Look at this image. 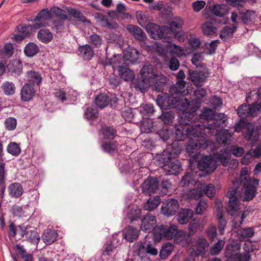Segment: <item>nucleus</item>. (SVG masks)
I'll use <instances>...</instances> for the list:
<instances>
[{
    "label": "nucleus",
    "instance_id": "1",
    "mask_svg": "<svg viewBox=\"0 0 261 261\" xmlns=\"http://www.w3.org/2000/svg\"><path fill=\"white\" fill-rule=\"evenodd\" d=\"M227 116L223 113L215 114L213 111L209 108H204L199 115V119L208 121L212 120V122L205 124L207 125L206 129L210 135L216 134L218 129H221L225 126Z\"/></svg>",
    "mask_w": 261,
    "mask_h": 261
},
{
    "label": "nucleus",
    "instance_id": "2",
    "mask_svg": "<svg viewBox=\"0 0 261 261\" xmlns=\"http://www.w3.org/2000/svg\"><path fill=\"white\" fill-rule=\"evenodd\" d=\"M195 164L197 168L200 171H205L207 173L210 174L216 168L217 166L215 162L210 155L204 156L200 160H197L194 158L189 160V167L190 170L195 173H197V169L195 168Z\"/></svg>",
    "mask_w": 261,
    "mask_h": 261
},
{
    "label": "nucleus",
    "instance_id": "3",
    "mask_svg": "<svg viewBox=\"0 0 261 261\" xmlns=\"http://www.w3.org/2000/svg\"><path fill=\"white\" fill-rule=\"evenodd\" d=\"M178 233L177 226L173 224L170 226L161 225L155 227L153 231V240L155 242H159L162 239L167 240H171L174 238ZM181 233L180 236L182 238L187 237V234L182 232H178Z\"/></svg>",
    "mask_w": 261,
    "mask_h": 261
},
{
    "label": "nucleus",
    "instance_id": "4",
    "mask_svg": "<svg viewBox=\"0 0 261 261\" xmlns=\"http://www.w3.org/2000/svg\"><path fill=\"white\" fill-rule=\"evenodd\" d=\"M194 117V115L192 113H184L178 117L179 123L175 126V138L177 141H182L188 138L187 125L189 122L192 121Z\"/></svg>",
    "mask_w": 261,
    "mask_h": 261
},
{
    "label": "nucleus",
    "instance_id": "5",
    "mask_svg": "<svg viewBox=\"0 0 261 261\" xmlns=\"http://www.w3.org/2000/svg\"><path fill=\"white\" fill-rule=\"evenodd\" d=\"M142 79L137 80L135 87L141 92H144L152 85L153 66L151 65H144L140 71Z\"/></svg>",
    "mask_w": 261,
    "mask_h": 261
},
{
    "label": "nucleus",
    "instance_id": "6",
    "mask_svg": "<svg viewBox=\"0 0 261 261\" xmlns=\"http://www.w3.org/2000/svg\"><path fill=\"white\" fill-rule=\"evenodd\" d=\"M195 117L192 122H189V124L187 125V132L188 133V138L189 140H193L199 141L201 138L208 139L206 134V125L203 122H193L194 121Z\"/></svg>",
    "mask_w": 261,
    "mask_h": 261
},
{
    "label": "nucleus",
    "instance_id": "7",
    "mask_svg": "<svg viewBox=\"0 0 261 261\" xmlns=\"http://www.w3.org/2000/svg\"><path fill=\"white\" fill-rule=\"evenodd\" d=\"M175 95L174 109H178L182 111V114L184 113H192L194 115V113L191 109V103H190L187 98H184L183 96V93L184 90L177 89L174 91Z\"/></svg>",
    "mask_w": 261,
    "mask_h": 261
},
{
    "label": "nucleus",
    "instance_id": "8",
    "mask_svg": "<svg viewBox=\"0 0 261 261\" xmlns=\"http://www.w3.org/2000/svg\"><path fill=\"white\" fill-rule=\"evenodd\" d=\"M261 110V105L257 102H254L252 105L244 103L239 106L237 112L239 116L242 119L248 117H254L258 115Z\"/></svg>",
    "mask_w": 261,
    "mask_h": 261
},
{
    "label": "nucleus",
    "instance_id": "9",
    "mask_svg": "<svg viewBox=\"0 0 261 261\" xmlns=\"http://www.w3.org/2000/svg\"><path fill=\"white\" fill-rule=\"evenodd\" d=\"M141 187L142 193L148 196L157 193L160 190L159 181L156 177H148Z\"/></svg>",
    "mask_w": 261,
    "mask_h": 261
},
{
    "label": "nucleus",
    "instance_id": "10",
    "mask_svg": "<svg viewBox=\"0 0 261 261\" xmlns=\"http://www.w3.org/2000/svg\"><path fill=\"white\" fill-rule=\"evenodd\" d=\"M179 208L177 200L174 199H168L162 202L161 213L167 217L174 215Z\"/></svg>",
    "mask_w": 261,
    "mask_h": 261
},
{
    "label": "nucleus",
    "instance_id": "11",
    "mask_svg": "<svg viewBox=\"0 0 261 261\" xmlns=\"http://www.w3.org/2000/svg\"><path fill=\"white\" fill-rule=\"evenodd\" d=\"M138 248V255L141 258H143L147 254L155 256L158 254V250L152 246V244L148 241H145L137 244Z\"/></svg>",
    "mask_w": 261,
    "mask_h": 261
},
{
    "label": "nucleus",
    "instance_id": "12",
    "mask_svg": "<svg viewBox=\"0 0 261 261\" xmlns=\"http://www.w3.org/2000/svg\"><path fill=\"white\" fill-rule=\"evenodd\" d=\"M209 143V140L204 138H201L199 141L189 140L186 147V150L190 154H196L199 153L200 148H207Z\"/></svg>",
    "mask_w": 261,
    "mask_h": 261
},
{
    "label": "nucleus",
    "instance_id": "13",
    "mask_svg": "<svg viewBox=\"0 0 261 261\" xmlns=\"http://www.w3.org/2000/svg\"><path fill=\"white\" fill-rule=\"evenodd\" d=\"M175 95L171 94L170 95L164 94L163 96L159 95L157 97L156 102L158 105L162 109L168 110L174 108Z\"/></svg>",
    "mask_w": 261,
    "mask_h": 261
},
{
    "label": "nucleus",
    "instance_id": "14",
    "mask_svg": "<svg viewBox=\"0 0 261 261\" xmlns=\"http://www.w3.org/2000/svg\"><path fill=\"white\" fill-rule=\"evenodd\" d=\"M35 94L34 85L32 83L25 84L20 90V99L23 102H29L33 99Z\"/></svg>",
    "mask_w": 261,
    "mask_h": 261
},
{
    "label": "nucleus",
    "instance_id": "15",
    "mask_svg": "<svg viewBox=\"0 0 261 261\" xmlns=\"http://www.w3.org/2000/svg\"><path fill=\"white\" fill-rule=\"evenodd\" d=\"M156 222L155 216L149 214L146 215L142 220L141 229L143 231L147 233L152 231L153 232L155 227L158 226L156 225Z\"/></svg>",
    "mask_w": 261,
    "mask_h": 261
},
{
    "label": "nucleus",
    "instance_id": "16",
    "mask_svg": "<svg viewBox=\"0 0 261 261\" xmlns=\"http://www.w3.org/2000/svg\"><path fill=\"white\" fill-rule=\"evenodd\" d=\"M193 95L195 98L191 101V109L193 112H196L200 108L201 102L206 96V90L203 88H198L194 91Z\"/></svg>",
    "mask_w": 261,
    "mask_h": 261
},
{
    "label": "nucleus",
    "instance_id": "17",
    "mask_svg": "<svg viewBox=\"0 0 261 261\" xmlns=\"http://www.w3.org/2000/svg\"><path fill=\"white\" fill-rule=\"evenodd\" d=\"M215 187L213 184L206 185L205 184H201L200 187L197 190H193L192 194H197L198 195H195V198H199L204 195H206L209 198L214 197L215 194Z\"/></svg>",
    "mask_w": 261,
    "mask_h": 261
},
{
    "label": "nucleus",
    "instance_id": "18",
    "mask_svg": "<svg viewBox=\"0 0 261 261\" xmlns=\"http://www.w3.org/2000/svg\"><path fill=\"white\" fill-rule=\"evenodd\" d=\"M20 235L24 238V239L31 243L38 244L40 241V237L34 229H32L31 227H26L24 230H22L20 232Z\"/></svg>",
    "mask_w": 261,
    "mask_h": 261
},
{
    "label": "nucleus",
    "instance_id": "19",
    "mask_svg": "<svg viewBox=\"0 0 261 261\" xmlns=\"http://www.w3.org/2000/svg\"><path fill=\"white\" fill-rule=\"evenodd\" d=\"M146 29L150 37L156 40L162 39L164 37V28L153 23H149L146 25Z\"/></svg>",
    "mask_w": 261,
    "mask_h": 261
},
{
    "label": "nucleus",
    "instance_id": "20",
    "mask_svg": "<svg viewBox=\"0 0 261 261\" xmlns=\"http://www.w3.org/2000/svg\"><path fill=\"white\" fill-rule=\"evenodd\" d=\"M207 76L202 71H194L189 72V79L196 86L203 85Z\"/></svg>",
    "mask_w": 261,
    "mask_h": 261
},
{
    "label": "nucleus",
    "instance_id": "21",
    "mask_svg": "<svg viewBox=\"0 0 261 261\" xmlns=\"http://www.w3.org/2000/svg\"><path fill=\"white\" fill-rule=\"evenodd\" d=\"M123 57L125 63L129 62L135 63L137 62L139 57L138 51L133 47L128 46L123 52Z\"/></svg>",
    "mask_w": 261,
    "mask_h": 261
},
{
    "label": "nucleus",
    "instance_id": "22",
    "mask_svg": "<svg viewBox=\"0 0 261 261\" xmlns=\"http://www.w3.org/2000/svg\"><path fill=\"white\" fill-rule=\"evenodd\" d=\"M193 211L189 208H181L177 216V220L180 224H187L193 216Z\"/></svg>",
    "mask_w": 261,
    "mask_h": 261
},
{
    "label": "nucleus",
    "instance_id": "23",
    "mask_svg": "<svg viewBox=\"0 0 261 261\" xmlns=\"http://www.w3.org/2000/svg\"><path fill=\"white\" fill-rule=\"evenodd\" d=\"M8 191L10 196L14 198L20 197L23 193V187L19 182L11 184L8 188Z\"/></svg>",
    "mask_w": 261,
    "mask_h": 261
},
{
    "label": "nucleus",
    "instance_id": "24",
    "mask_svg": "<svg viewBox=\"0 0 261 261\" xmlns=\"http://www.w3.org/2000/svg\"><path fill=\"white\" fill-rule=\"evenodd\" d=\"M181 169V165L177 160L173 162L170 161V162L163 168L167 175H176L180 171Z\"/></svg>",
    "mask_w": 261,
    "mask_h": 261
},
{
    "label": "nucleus",
    "instance_id": "25",
    "mask_svg": "<svg viewBox=\"0 0 261 261\" xmlns=\"http://www.w3.org/2000/svg\"><path fill=\"white\" fill-rule=\"evenodd\" d=\"M214 135H211V136H216V139L219 144L224 145L228 144L230 142V139L232 137V134L230 133L228 129H225L221 132L218 133L219 130Z\"/></svg>",
    "mask_w": 261,
    "mask_h": 261
},
{
    "label": "nucleus",
    "instance_id": "26",
    "mask_svg": "<svg viewBox=\"0 0 261 261\" xmlns=\"http://www.w3.org/2000/svg\"><path fill=\"white\" fill-rule=\"evenodd\" d=\"M245 138L249 141L255 142L258 139L257 132L255 131L254 126L250 123H247L243 130Z\"/></svg>",
    "mask_w": 261,
    "mask_h": 261
},
{
    "label": "nucleus",
    "instance_id": "27",
    "mask_svg": "<svg viewBox=\"0 0 261 261\" xmlns=\"http://www.w3.org/2000/svg\"><path fill=\"white\" fill-rule=\"evenodd\" d=\"M153 81L152 86L154 87V90L156 91H162L164 85L166 83L167 78L161 75H158L154 72L153 68Z\"/></svg>",
    "mask_w": 261,
    "mask_h": 261
},
{
    "label": "nucleus",
    "instance_id": "28",
    "mask_svg": "<svg viewBox=\"0 0 261 261\" xmlns=\"http://www.w3.org/2000/svg\"><path fill=\"white\" fill-rule=\"evenodd\" d=\"M97 22L102 27L108 28H116L117 24L115 21H113L110 17L102 14H98L96 17Z\"/></svg>",
    "mask_w": 261,
    "mask_h": 261
},
{
    "label": "nucleus",
    "instance_id": "29",
    "mask_svg": "<svg viewBox=\"0 0 261 261\" xmlns=\"http://www.w3.org/2000/svg\"><path fill=\"white\" fill-rule=\"evenodd\" d=\"M126 29L138 40L143 41L146 37L145 33L138 27L129 24L127 25Z\"/></svg>",
    "mask_w": 261,
    "mask_h": 261
},
{
    "label": "nucleus",
    "instance_id": "30",
    "mask_svg": "<svg viewBox=\"0 0 261 261\" xmlns=\"http://www.w3.org/2000/svg\"><path fill=\"white\" fill-rule=\"evenodd\" d=\"M200 176V174L195 173V174H194L193 173H187L181 178L179 185L181 187H186L190 185H195L197 180L196 176Z\"/></svg>",
    "mask_w": 261,
    "mask_h": 261
},
{
    "label": "nucleus",
    "instance_id": "31",
    "mask_svg": "<svg viewBox=\"0 0 261 261\" xmlns=\"http://www.w3.org/2000/svg\"><path fill=\"white\" fill-rule=\"evenodd\" d=\"M230 154L227 148L221 150L219 153L215 155L217 162H220L224 166H227L230 159Z\"/></svg>",
    "mask_w": 261,
    "mask_h": 261
},
{
    "label": "nucleus",
    "instance_id": "32",
    "mask_svg": "<svg viewBox=\"0 0 261 261\" xmlns=\"http://www.w3.org/2000/svg\"><path fill=\"white\" fill-rule=\"evenodd\" d=\"M45 26L42 23H35L33 25L29 24L26 26L19 25L17 27L18 32L23 35L24 37L30 36L33 30H37L42 27Z\"/></svg>",
    "mask_w": 261,
    "mask_h": 261
},
{
    "label": "nucleus",
    "instance_id": "33",
    "mask_svg": "<svg viewBox=\"0 0 261 261\" xmlns=\"http://www.w3.org/2000/svg\"><path fill=\"white\" fill-rule=\"evenodd\" d=\"M236 25H226L221 31L220 38L223 41H227L229 40L233 35V34L237 30Z\"/></svg>",
    "mask_w": 261,
    "mask_h": 261
},
{
    "label": "nucleus",
    "instance_id": "34",
    "mask_svg": "<svg viewBox=\"0 0 261 261\" xmlns=\"http://www.w3.org/2000/svg\"><path fill=\"white\" fill-rule=\"evenodd\" d=\"M78 51L80 56L85 60L89 61L94 56V53L91 47L89 44L80 46L78 48Z\"/></svg>",
    "mask_w": 261,
    "mask_h": 261
},
{
    "label": "nucleus",
    "instance_id": "35",
    "mask_svg": "<svg viewBox=\"0 0 261 261\" xmlns=\"http://www.w3.org/2000/svg\"><path fill=\"white\" fill-rule=\"evenodd\" d=\"M171 158H172L170 154L169 150H165L161 154L158 155L157 159L155 160V164L163 168L171 161Z\"/></svg>",
    "mask_w": 261,
    "mask_h": 261
},
{
    "label": "nucleus",
    "instance_id": "36",
    "mask_svg": "<svg viewBox=\"0 0 261 261\" xmlns=\"http://www.w3.org/2000/svg\"><path fill=\"white\" fill-rule=\"evenodd\" d=\"M8 69L15 76L19 75L22 71V64L19 60H14L8 64Z\"/></svg>",
    "mask_w": 261,
    "mask_h": 261
},
{
    "label": "nucleus",
    "instance_id": "37",
    "mask_svg": "<svg viewBox=\"0 0 261 261\" xmlns=\"http://www.w3.org/2000/svg\"><path fill=\"white\" fill-rule=\"evenodd\" d=\"M58 237L57 231L54 229H46L42 236L43 242L46 245H50L53 243Z\"/></svg>",
    "mask_w": 261,
    "mask_h": 261
},
{
    "label": "nucleus",
    "instance_id": "38",
    "mask_svg": "<svg viewBox=\"0 0 261 261\" xmlns=\"http://www.w3.org/2000/svg\"><path fill=\"white\" fill-rule=\"evenodd\" d=\"M109 63L114 69H117V70L124 65L128 64V63L125 62L123 55H114L113 57L110 59Z\"/></svg>",
    "mask_w": 261,
    "mask_h": 261
},
{
    "label": "nucleus",
    "instance_id": "39",
    "mask_svg": "<svg viewBox=\"0 0 261 261\" xmlns=\"http://www.w3.org/2000/svg\"><path fill=\"white\" fill-rule=\"evenodd\" d=\"M257 18L256 12L252 10H247L242 13L241 19L242 22L247 25L251 24L255 21Z\"/></svg>",
    "mask_w": 261,
    "mask_h": 261
},
{
    "label": "nucleus",
    "instance_id": "40",
    "mask_svg": "<svg viewBox=\"0 0 261 261\" xmlns=\"http://www.w3.org/2000/svg\"><path fill=\"white\" fill-rule=\"evenodd\" d=\"M123 232L124 239L131 242L136 239L139 235L138 229L130 226L125 227Z\"/></svg>",
    "mask_w": 261,
    "mask_h": 261
},
{
    "label": "nucleus",
    "instance_id": "41",
    "mask_svg": "<svg viewBox=\"0 0 261 261\" xmlns=\"http://www.w3.org/2000/svg\"><path fill=\"white\" fill-rule=\"evenodd\" d=\"M24 80L29 82L30 83H36L39 85L42 81V77L38 72L31 70L25 73Z\"/></svg>",
    "mask_w": 261,
    "mask_h": 261
},
{
    "label": "nucleus",
    "instance_id": "42",
    "mask_svg": "<svg viewBox=\"0 0 261 261\" xmlns=\"http://www.w3.org/2000/svg\"><path fill=\"white\" fill-rule=\"evenodd\" d=\"M208 246L209 244L205 239L203 238H199L196 244V255L199 256L204 253L206 248Z\"/></svg>",
    "mask_w": 261,
    "mask_h": 261
},
{
    "label": "nucleus",
    "instance_id": "43",
    "mask_svg": "<svg viewBox=\"0 0 261 261\" xmlns=\"http://www.w3.org/2000/svg\"><path fill=\"white\" fill-rule=\"evenodd\" d=\"M237 233L240 241H245L252 237L254 231L253 228L250 227L240 229Z\"/></svg>",
    "mask_w": 261,
    "mask_h": 261
},
{
    "label": "nucleus",
    "instance_id": "44",
    "mask_svg": "<svg viewBox=\"0 0 261 261\" xmlns=\"http://www.w3.org/2000/svg\"><path fill=\"white\" fill-rule=\"evenodd\" d=\"M68 15L77 19L79 21L84 23H90V20L87 19L83 14L76 9L68 8L67 9Z\"/></svg>",
    "mask_w": 261,
    "mask_h": 261
},
{
    "label": "nucleus",
    "instance_id": "45",
    "mask_svg": "<svg viewBox=\"0 0 261 261\" xmlns=\"http://www.w3.org/2000/svg\"><path fill=\"white\" fill-rule=\"evenodd\" d=\"M126 65H124L118 70L119 74L121 79L124 81H129L132 80L135 76L133 71L126 67Z\"/></svg>",
    "mask_w": 261,
    "mask_h": 261
},
{
    "label": "nucleus",
    "instance_id": "46",
    "mask_svg": "<svg viewBox=\"0 0 261 261\" xmlns=\"http://www.w3.org/2000/svg\"><path fill=\"white\" fill-rule=\"evenodd\" d=\"M161 203L160 196H156L153 198L150 197L145 203L144 207L145 210L151 211L156 208Z\"/></svg>",
    "mask_w": 261,
    "mask_h": 261
},
{
    "label": "nucleus",
    "instance_id": "47",
    "mask_svg": "<svg viewBox=\"0 0 261 261\" xmlns=\"http://www.w3.org/2000/svg\"><path fill=\"white\" fill-rule=\"evenodd\" d=\"M37 37L41 42L47 43L53 39V34L48 29H41L38 34Z\"/></svg>",
    "mask_w": 261,
    "mask_h": 261
},
{
    "label": "nucleus",
    "instance_id": "48",
    "mask_svg": "<svg viewBox=\"0 0 261 261\" xmlns=\"http://www.w3.org/2000/svg\"><path fill=\"white\" fill-rule=\"evenodd\" d=\"M50 12L55 16L60 18V20L71 19V16L70 15H68L65 10L61 9L59 7H55L51 8Z\"/></svg>",
    "mask_w": 261,
    "mask_h": 261
},
{
    "label": "nucleus",
    "instance_id": "49",
    "mask_svg": "<svg viewBox=\"0 0 261 261\" xmlns=\"http://www.w3.org/2000/svg\"><path fill=\"white\" fill-rule=\"evenodd\" d=\"M240 206L238 199L229 200L227 212L229 215L234 216L240 209Z\"/></svg>",
    "mask_w": 261,
    "mask_h": 261
},
{
    "label": "nucleus",
    "instance_id": "50",
    "mask_svg": "<svg viewBox=\"0 0 261 261\" xmlns=\"http://www.w3.org/2000/svg\"><path fill=\"white\" fill-rule=\"evenodd\" d=\"M39 50V48L34 43H29L24 47V53L28 57H33L37 54Z\"/></svg>",
    "mask_w": 261,
    "mask_h": 261
},
{
    "label": "nucleus",
    "instance_id": "51",
    "mask_svg": "<svg viewBox=\"0 0 261 261\" xmlns=\"http://www.w3.org/2000/svg\"><path fill=\"white\" fill-rule=\"evenodd\" d=\"M166 150H169L170 154L172 158H175L180 153L182 149L178 142H174L168 145Z\"/></svg>",
    "mask_w": 261,
    "mask_h": 261
},
{
    "label": "nucleus",
    "instance_id": "52",
    "mask_svg": "<svg viewBox=\"0 0 261 261\" xmlns=\"http://www.w3.org/2000/svg\"><path fill=\"white\" fill-rule=\"evenodd\" d=\"M2 89L3 92L6 95H12L15 92V86L12 82L6 81L2 85Z\"/></svg>",
    "mask_w": 261,
    "mask_h": 261
},
{
    "label": "nucleus",
    "instance_id": "53",
    "mask_svg": "<svg viewBox=\"0 0 261 261\" xmlns=\"http://www.w3.org/2000/svg\"><path fill=\"white\" fill-rule=\"evenodd\" d=\"M95 102L98 107L103 109L108 105L109 99L106 94H100L96 97Z\"/></svg>",
    "mask_w": 261,
    "mask_h": 261
},
{
    "label": "nucleus",
    "instance_id": "54",
    "mask_svg": "<svg viewBox=\"0 0 261 261\" xmlns=\"http://www.w3.org/2000/svg\"><path fill=\"white\" fill-rule=\"evenodd\" d=\"M256 189L254 186L248 184L245 189V196L243 198V201H249L253 198L255 195Z\"/></svg>",
    "mask_w": 261,
    "mask_h": 261
},
{
    "label": "nucleus",
    "instance_id": "55",
    "mask_svg": "<svg viewBox=\"0 0 261 261\" xmlns=\"http://www.w3.org/2000/svg\"><path fill=\"white\" fill-rule=\"evenodd\" d=\"M176 78L177 79V83L175 88L172 89V91H175L178 88L179 89L183 90L185 87L186 83L184 80L186 77V75L184 71L182 70H180L176 75Z\"/></svg>",
    "mask_w": 261,
    "mask_h": 261
},
{
    "label": "nucleus",
    "instance_id": "56",
    "mask_svg": "<svg viewBox=\"0 0 261 261\" xmlns=\"http://www.w3.org/2000/svg\"><path fill=\"white\" fill-rule=\"evenodd\" d=\"M101 133L106 139H113L116 136V130L113 127L104 126Z\"/></svg>",
    "mask_w": 261,
    "mask_h": 261
},
{
    "label": "nucleus",
    "instance_id": "57",
    "mask_svg": "<svg viewBox=\"0 0 261 261\" xmlns=\"http://www.w3.org/2000/svg\"><path fill=\"white\" fill-rule=\"evenodd\" d=\"M6 171L4 172V166H0V196L3 198L4 196V193L6 189L5 186V177Z\"/></svg>",
    "mask_w": 261,
    "mask_h": 261
},
{
    "label": "nucleus",
    "instance_id": "58",
    "mask_svg": "<svg viewBox=\"0 0 261 261\" xmlns=\"http://www.w3.org/2000/svg\"><path fill=\"white\" fill-rule=\"evenodd\" d=\"M216 28L210 22H205L202 27L203 33L207 36L213 35L216 32Z\"/></svg>",
    "mask_w": 261,
    "mask_h": 261
},
{
    "label": "nucleus",
    "instance_id": "59",
    "mask_svg": "<svg viewBox=\"0 0 261 261\" xmlns=\"http://www.w3.org/2000/svg\"><path fill=\"white\" fill-rule=\"evenodd\" d=\"M13 53V47L10 43H6L0 49V55L3 57L10 58Z\"/></svg>",
    "mask_w": 261,
    "mask_h": 261
},
{
    "label": "nucleus",
    "instance_id": "60",
    "mask_svg": "<svg viewBox=\"0 0 261 261\" xmlns=\"http://www.w3.org/2000/svg\"><path fill=\"white\" fill-rule=\"evenodd\" d=\"M211 11L214 15L219 17H223L226 13L225 6L219 4L214 5Z\"/></svg>",
    "mask_w": 261,
    "mask_h": 261
},
{
    "label": "nucleus",
    "instance_id": "61",
    "mask_svg": "<svg viewBox=\"0 0 261 261\" xmlns=\"http://www.w3.org/2000/svg\"><path fill=\"white\" fill-rule=\"evenodd\" d=\"M9 153L13 156H18L21 152V149L19 146L15 142L10 143L7 148Z\"/></svg>",
    "mask_w": 261,
    "mask_h": 261
},
{
    "label": "nucleus",
    "instance_id": "62",
    "mask_svg": "<svg viewBox=\"0 0 261 261\" xmlns=\"http://www.w3.org/2000/svg\"><path fill=\"white\" fill-rule=\"evenodd\" d=\"M173 250L172 245L170 243L167 244L163 246L160 252V256L162 259H165L171 254Z\"/></svg>",
    "mask_w": 261,
    "mask_h": 261
},
{
    "label": "nucleus",
    "instance_id": "63",
    "mask_svg": "<svg viewBox=\"0 0 261 261\" xmlns=\"http://www.w3.org/2000/svg\"><path fill=\"white\" fill-rule=\"evenodd\" d=\"M51 18V12L48 9H43L39 12L36 16L35 21H39L40 20H49Z\"/></svg>",
    "mask_w": 261,
    "mask_h": 261
},
{
    "label": "nucleus",
    "instance_id": "64",
    "mask_svg": "<svg viewBox=\"0 0 261 261\" xmlns=\"http://www.w3.org/2000/svg\"><path fill=\"white\" fill-rule=\"evenodd\" d=\"M16 248L19 251V254L24 261H33V255L31 254H28L22 246L17 245Z\"/></svg>",
    "mask_w": 261,
    "mask_h": 261
}]
</instances>
